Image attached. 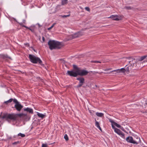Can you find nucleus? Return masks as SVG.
<instances>
[{
  "label": "nucleus",
  "instance_id": "obj_1",
  "mask_svg": "<svg viewBox=\"0 0 147 147\" xmlns=\"http://www.w3.org/2000/svg\"><path fill=\"white\" fill-rule=\"evenodd\" d=\"M18 114L6 113L3 115L2 118L3 119H5L8 122L10 121H16L18 120Z\"/></svg>",
  "mask_w": 147,
  "mask_h": 147
},
{
  "label": "nucleus",
  "instance_id": "obj_2",
  "mask_svg": "<svg viewBox=\"0 0 147 147\" xmlns=\"http://www.w3.org/2000/svg\"><path fill=\"white\" fill-rule=\"evenodd\" d=\"M48 44L49 46V49L51 50L56 49H59L63 46L61 42L54 40H49Z\"/></svg>",
  "mask_w": 147,
  "mask_h": 147
},
{
  "label": "nucleus",
  "instance_id": "obj_3",
  "mask_svg": "<svg viewBox=\"0 0 147 147\" xmlns=\"http://www.w3.org/2000/svg\"><path fill=\"white\" fill-rule=\"evenodd\" d=\"M29 58L31 62L33 63H38L42 66H44V64L42 63V61L40 58L36 57L34 55L30 54L29 55Z\"/></svg>",
  "mask_w": 147,
  "mask_h": 147
},
{
  "label": "nucleus",
  "instance_id": "obj_4",
  "mask_svg": "<svg viewBox=\"0 0 147 147\" xmlns=\"http://www.w3.org/2000/svg\"><path fill=\"white\" fill-rule=\"evenodd\" d=\"M126 141L128 142L133 144H138L141 143V141L139 138L138 141L134 140L133 138L131 136H128L126 139Z\"/></svg>",
  "mask_w": 147,
  "mask_h": 147
},
{
  "label": "nucleus",
  "instance_id": "obj_5",
  "mask_svg": "<svg viewBox=\"0 0 147 147\" xmlns=\"http://www.w3.org/2000/svg\"><path fill=\"white\" fill-rule=\"evenodd\" d=\"M14 103H15L14 107L18 111L20 112L23 108V106L15 98L14 99Z\"/></svg>",
  "mask_w": 147,
  "mask_h": 147
},
{
  "label": "nucleus",
  "instance_id": "obj_6",
  "mask_svg": "<svg viewBox=\"0 0 147 147\" xmlns=\"http://www.w3.org/2000/svg\"><path fill=\"white\" fill-rule=\"evenodd\" d=\"M77 72L78 76L79 75L81 76H86L88 73V71L84 69H82L81 68H80L79 70H78Z\"/></svg>",
  "mask_w": 147,
  "mask_h": 147
},
{
  "label": "nucleus",
  "instance_id": "obj_7",
  "mask_svg": "<svg viewBox=\"0 0 147 147\" xmlns=\"http://www.w3.org/2000/svg\"><path fill=\"white\" fill-rule=\"evenodd\" d=\"M76 80H79V82L78 85L77 86V88L81 87L84 83L85 79L84 78L82 77H79L77 78Z\"/></svg>",
  "mask_w": 147,
  "mask_h": 147
},
{
  "label": "nucleus",
  "instance_id": "obj_8",
  "mask_svg": "<svg viewBox=\"0 0 147 147\" xmlns=\"http://www.w3.org/2000/svg\"><path fill=\"white\" fill-rule=\"evenodd\" d=\"M66 74L74 77H76L78 76L77 71L68 70L67 71Z\"/></svg>",
  "mask_w": 147,
  "mask_h": 147
},
{
  "label": "nucleus",
  "instance_id": "obj_9",
  "mask_svg": "<svg viewBox=\"0 0 147 147\" xmlns=\"http://www.w3.org/2000/svg\"><path fill=\"white\" fill-rule=\"evenodd\" d=\"M112 128L114 129L115 131L123 138L125 137V134L119 129L115 127L114 125H112Z\"/></svg>",
  "mask_w": 147,
  "mask_h": 147
},
{
  "label": "nucleus",
  "instance_id": "obj_10",
  "mask_svg": "<svg viewBox=\"0 0 147 147\" xmlns=\"http://www.w3.org/2000/svg\"><path fill=\"white\" fill-rule=\"evenodd\" d=\"M134 61L132 60L129 61V63L132 69V70H136L137 69V63L136 62L134 59Z\"/></svg>",
  "mask_w": 147,
  "mask_h": 147
},
{
  "label": "nucleus",
  "instance_id": "obj_11",
  "mask_svg": "<svg viewBox=\"0 0 147 147\" xmlns=\"http://www.w3.org/2000/svg\"><path fill=\"white\" fill-rule=\"evenodd\" d=\"M134 61L132 60L129 61V63L132 69V70H136L137 69V63L136 62L134 59Z\"/></svg>",
  "mask_w": 147,
  "mask_h": 147
},
{
  "label": "nucleus",
  "instance_id": "obj_12",
  "mask_svg": "<svg viewBox=\"0 0 147 147\" xmlns=\"http://www.w3.org/2000/svg\"><path fill=\"white\" fill-rule=\"evenodd\" d=\"M83 35V33L81 32H78L74 34L71 36V37L69 40H71L72 39L76 38L79 37L80 36Z\"/></svg>",
  "mask_w": 147,
  "mask_h": 147
},
{
  "label": "nucleus",
  "instance_id": "obj_13",
  "mask_svg": "<svg viewBox=\"0 0 147 147\" xmlns=\"http://www.w3.org/2000/svg\"><path fill=\"white\" fill-rule=\"evenodd\" d=\"M109 18H112V20H115L119 21L121 20V18L117 15H112Z\"/></svg>",
  "mask_w": 147,
  "mask_h": 147
},
{
  "label": "nucleus",
  "instance_id": "obj_14",
  "mask_svg": "<svg viewBox=\"0 0 147 147\" xmlns=\"http://www.w3.org/2000/svg\"><path fill=\"white\" fill-rule=\"evenodd\" d=\"M109 121L112 124V125H115L118 128H120L121 127V126L117 123H116L114 122L113 120H110Z\"/></svg>",
  "mask_w": 147,
  "mask_h": 147
},
{
  "label": "nucleus",
  "instance_id": "obj_15",
  "mask_svg": "<svg viewBox=\"0 0 147 147\" xmlns=\"http://www.w3.org/2000/svg\"><path fill=\"white\" fill-rule=\"evenodd\" d=\"M24 111H26L27 112H29L30 113H33V109L30 108L28 107L27 108H24Z\"/></svg>",
  "mask_w": 147,
  "mask_h": 147
},
{
  "label": "nucleus",
  "instance_id": "obj_16",
  "mask_svg": "<svg viewBox=\"0 0 147 147\" xmlns=\"http://www.w3.org/2000/svg\"><path fill=\"white\" fill-rule=\"evenodd\" d=\"M18 117H20L24 116V117H25L26 119L27 118H28V119H29L30 118V117H29V116H28L26 114H24L23 113H19L18 114Z\"/></svg>",
  "mask_w": 147,
  "mask_h": 147
},
{
  "label": "nucleus",
  "instance_id": "obj_17",
  "mask_svg": "<svg viewBox=\"0 0 147 147\" xmlns=\"http://www.w3.org/2000/svg\"><path fill=\"white\" fill-rule=\"evenodd\" d=\"M95 125L101 131H102V129L100 127V124L97 121L96 119H95Z\"/></svg>",
  "mask_w": 147,
  "mask_h": 147
},
{
  "label": "nucleus",
  "instance_id": "obj_18",
  "mask_svg": "<svg viewBox=\"0 0 147 147\" xmlns=\"http://www.w3.org/2000/svg\"><path fill=\"white\" fill-rule=\"evenodd\" d=\"M96 115L100 117H102L104 116V114L101 113L96 112Z\"/></svg>",
  "mask_w": 147,
  "mask_h": 147
},
{
  "label": "nucleus",
  "instance_id": "obj_19",
  "mask_svg": "<svg viewBox=\"0 0 147 147\" xmlns=\"http://www.w3.org/2000/svg\"><path fill=\"white\" fill-rule=\"evenodd\" d=\"M14 99H13V98H10L9 100H8L7 101H5L4 102V103H5L6 104H7L8 103H10V102H12V101H13V102H14Z\"/></svg>",
  "mask_w": 147,
  "mask_h": 147
},
{
  "label": "nucleus",
  "instance_id": "obj_20",
  "mask_svg": "<svg viewBox=\"0 0 147 147\" xmlns=\"http://www.w3.org/2000/svg\"><path fill=\"white\" fill-rule=\"evenodd\" d=\"M37 115L38 117H40L42 118H44L45 117V115L42 114L40 113H39L37 112Z\"/></svg>",
  "mask_w": 147,
  "mask_h": 147
},
{
  "label": "nucleus",
  "instance_id": "obj_21",
  "mask_svg": "<svg viewBox=\"0 0 147 147\" xmlns=\"http://www.w3.org/2000/svg\"><path fill=\"white\" fill-rule=\"evenodd\" d=\"M119 73H124L126 71V70L124 68H122L121 69H118Z\"/></svg>",
  "mask_w": 147,
  "mask_h": 147
},
{
  "label": "nucleus",
  "instance_id": "obj_22",
  "mask_svg": "<svg viewBox=\"0 0 147 147\" xmlns=\"http://www.w3.org/2000/svg\"><path fill=\"white\" fill-rule=\"evenodd\" d=\"M125 70L127 72H129V71L130 70H132L130 65H129L128 67H127Z\"/></svg>",
  "mask_w": 147,
  "mask_h": 147
},
{
  "label": "nucleus",
  "instance_id": "obj_23",
  "mask_svg": "<svg viewBox=\"0 0 147 147\" xmlns=\"http://www.w3.org/2000/svg\"><path fill=\"white\" fill-rule=\"evenodd\" d=\"M145 58H146V55L142 56L140 58L139 60L141 61L144 60H145Z\"/></svg>",
  "mask_w": 147,
  "mask_h": 147
},
{
  "label": "nucleus",
  "instance_id": "obj_24",
  "mask_svg": "<svg viewBox=\"0 0 147 147\" xmlns=\"http://www.w3.org/2000/svg\"><path fill=\"white\" fill-rule=\"evenodd\" d=\"M73 68L75 69V71H77L78 70H79L80 68H79L77 67V66L75 65H73Z\"/></svg>",
  "mask_w": 147,
  "mask_h": 147
},
{
  "label": "nucleus",
  "instance_id": "obj_25",
  "mask_svg": "<svg viewBox=\"0 0 147 147\" xmlns=\"http://www.w3.org/2000/svg\"><path fill=\"white\" fill-rule=\"evenodd\" d=\"M124 8L127 10H131L133 9V7L130 6H125L124 7Z\"/></svg>",
  "mask_w": 147,
  "mask_h": 147
},
{
  "label": "nucleus",
  "instance_id": "obj_26",
  "mask_svg": "<svg viewBox=\"0 0 147 147\" xmlns=\"http://www.w3.org/2000/svg\"><path fill=\"white\" fill-rule=\"evenodd\" d=\"M68 0H63L62 1V4L64 5L67 3Z\"/></svg>",
  "mask_w": 147,
  "mask_h": 147
},
{
  "label": "nucleus",
  "instance_id": "obj_27",
  "mask_svg": "<svg viewBox=\"0 0 147 147\" xmlns=\"http://www.w3.org/2000/svg\"><path fill=\"white\" fill-rule=\"evenodd\" d=\"M18 136H20L21 137L23 138L25 136V135L24 134H22L21 133H19L18 135Z\"/></svg>",
  "mask_w": 147,
  "mask_h": 147
},
{
  "label": "nucleus",
  "instance_id": "obj_28",
  "mask_svg": "<svg viewBox=\"0 0 147 147\" xmlns=\"http://www.w3.org/2000/svg\"><path fill=\"white\" fill-rule=\"evenodd\" d=\"M20 141H17L16 142H15L12 143V144L13 145H16L18 144H20Z\"/></svg>",
  "mask_w": 147,
  "mask_h": 147
},
{
  "label": "nucleus",
  "instance_id": "obj_29",
  "mask_svg": "<svg viewBox=\"0 0 147 147\" xmlns=\"http://www.w3.org/2000/svg\"><path fill=\"white\" fill-rule=\"evenodd\" d=\"M64 138L67 141L69 140L68 137L66 134H65L64 136Z\"/></svg>",
  "mask_w": 147,
  "mask_h": 147
},
{
  "label": "nucleus",
  "instance_id": "obj_30",
  "mask_svg": "<svg viewBox=\"0 0 147 147\" xmlns=\"http://www.w3.org/2000/svg\"><path fill=\"white\" fill-rule=\"evenodd\" d=\"M91 62L92 63H101L100 61H91Z\"/></svg>",
  "mask_w": 147,
  "mask_h": 147
},
{
  "label": "nucleus",
  "instance_id": "obj_31",
  "mask_svg": "<svg viewBox=\"0 0 147 147\" xmlns=\"http://www.w3.org/2000/svg\"><path fill=\"white\" fill-rule=\"evenodd\" d=\"M70 16V14H69V15H64L61 16V17L63 18H66V17H69Z\"/></svg>",
  "mask_w": 147,
  "mask_h": 147
},
{
  "label": "nucleus",
  "instance_id": "obj_32",
  "mask_svg": "<svg viewBox=\"0 0 147 147\" xmlns=\"http://www.w3.org/2000/svg\"><path fill=\"white\" fill-rule=\"evenodd\" d=\"M55 24V23L53 24L51 27L48 28L47 29L48 30H51L52 28H53V27L54 26V25Z\"/></svg>",
  "mask_w": 147,
  "mask_h": 147
},
{
  "label": "nucleus",
  "instance_id": "obj_33",
  "mask_svg": "<svg viewBox=\"0 0 147 147\" xmlns=\"http://www.w3.org/2000/svg\"><path fill=\"white\" fill-rule=\"evenodd\" d=\"M111 72H115V74L116 73H119V70L118 69L115 70L113 71H112Z\"/></svg>",
  "mask_w": 147,
  "mask_h": 147
},
{
  "label": "nucleus",
  "instance_id": "obj_34",
  "mask_svg": "<svg viewBox=\"0 0 147 147\" xmlns=\"http://www.w3.org/2000/svg\"><path fill=\"white\" fill-rule=\"evenodd\" d=\"M85 9L87 10L88 11H90V9L89 7H86L85 8Z\"/></svg>",
  "mask_w": 147,
  "mask_h": 147
},
{
  "label": "nucleus",
  "instance_id": "obj_35",
  "mask_svg": "<svg viewBox=\"0 0 147 147\" xmlns=\"http://www.w3.org/2000/svg\"><path fill=\"white\" fill-rule=\"evenodd\" d=\"M47 146L46 144H42V147H47Z\"/></svg>",
  "mask_w": 147,
  "mask_h": 147
},
{
  "label": "nucleus",
  "instance_id": "obj_36",
  "mask_svg": "<svg viewBox=\"0 0 147 147\" xmlns=\"http://www.w3.org/2000/svg\"><path fill=\"white\" fill-rule=\"evenodd\" d=\"M24 45L25 46L27 47H29L30 45L28 43L24 44Z\"/></svg>",
  "mask_w": 147,
  "mask_h": 147
},
{
  "label": "nucleus",
  "instance_id": "obj_37",
  "mask_svg": "<svg viewBox=\"0 0 147 147\" xmlns=\"http://www.w3.org/2000/svg\"><path fill=\"white\" fill-rule=\"evenodd\" d=\"M121 130H122V131L125 132V131L124 129V128L122 127H121L120 128Z\"/></svg>",
  "mask_w": 147,
  "mask_h": 147
},
{
  "label": "nucleus",
  "instance_id": "obj_38",
  "mask_svg": "<svg viewBox=\"0 0 147 147\" xmlns=\"http://www.w3.org/2000/svg\"><path fill=\"white\" fill-rule=\"evenodd\" d=\"M42 40H43V42H44L45 41V38L43 36H42Z\"/></svg>",
  "mask_w": 147,
  "mask_h": 147
},
{
  "label": "nucleus",
  "instance_id": "obj_39",
  "mask_svg": "<svg viewBox=\"0 0 147 147\" xmlns=\"http://www.w3.org/2000/svg\"><path fill=\"white\" fill-rule=\"evenodd\" d=\"M126 58L127 59H132V57H127Z\"/></svg>",
  "mask_w": 147,
  "mask_h": 147
},
{
  "label": "nucleus",
  "instance_id": "obj_40",
  "mask_svg": "<svg viewBox=\"0 0 147 147\" xmlns=\"http://www.w3.org/2000/svg\"><path fill=\"white\" fill-rule=\"evenodd\" d=\"M144 62H147V56L146 55V58H145V60H144Z\"/></svg>",
  "mask_w": 147,
  "mask_h": 147
},
{
  "label": "nucleus",
  "instance_id": "obj_41",
  "mask_svg": "<svg viewBox=\"0 0 147 147\" xmlns=\"http://www.w3.org/2000/svg\"><path fill=\"white\" fill-rule=\"evenodd\" d=\"M23 27H25V28H26L28 29H29V28H28V27H27V26H25V25L24 26H23Z\"/></svg>",
  "mask_w": 147,
  "mask_h": 147
},
{
  "label": "nucleus",
  "instance_id": "obj_42",
  "mask_svg": "<svg viewBox=\"0 0 147 147\" xmlns=\"http://www.w3.org/2000/svg\"><path fill=\"white\" fill-rule=\"evenodd\" d=\"M20 24L21 26H22L23 27V26H24V25L23 24V23H20Z\"/></svg>",
  "mask_w": 147,
  "mask_h": 147
},
{
  "label": "nucleus",
  "instance_id": "obj_43",
  "mask_svg": "<svg viewBox=\"0 0 147 147\" xmlns=\"http://www.w3.org/2000/svg\"><path fill=\"white\" fill-rule=\"evenodd\" d=\"M29 29L31 31H32V30L30 28H29Z\"/></svg>",
  "mask_w": 147,
  "mask_h": 147
},
{
  "label": "nucleus",
  "instance_id": "obj_44",
  "mask_svg": "<svg viewBox=\"0 0 147 147\" xmlns=\"http://www.w3.org/2000/svg\"><path fill=\"white\" fill-rule=\"evenodd\" d=\"M25 20H23V22L24 23H25Z\"/></svg>",
  "mask_w": 147,
  "mask_h": 147
},
{
  "label": "nucleus",
  "instance_id": "obj_45",
  "mask_svg": "<svg viewBox=\"0 0 147 147\" xmlns=\"http://www.w3.org/2000/svg\"><path fill=\"white\" fill-rule=\"evenodd\" d=\"M33 49V50H34V51L36 52V50H35L34 49Z\"/></svg>",
  "mask_w": 147,
  "mask_h": 147
},
{
  "label": "nucleus",
  "instance_id": "obj_46",
  "mask_svg": "<svg viewBox=\"0 0 147 147\" xmlns=\"http://www.w3.org/2000/svg\"><path fill=\"white\" fill-rule=\"evenodd\" d=\"M111 69V68H109V69L108 70H110Z\"/></svg>",
  "mask_w": 147,
  "mask_h": 147
},
{
  "label": "nucleus",
  "instance_id": "obj_47",
  "mask_svg": "<svg viewBox=\"0 0 147 147\" xmlns=\"http://www.w3.org/2000/svg\"><path fill=\"white\" fill-rule=\"evenodd\" d=\"M145 104H146V105H147V103H146V102L145 103Z\"/></svg>",
  "mask_w": 147,
  "mask_h": 147
},
{
  "label": "nucleus",
  "instance_id": "obj_48",
  "mask_svg": "<svg viewBox=\"0 0 147 147\" xmlns=\"http://www.w3.org/2000/svg\"><path fill=\"white\" fill-rule=\"evenodd\" d=\"M31 47L33 48V47Z\"/></svg>",
  "mask_w": 147,
  "mask_h": 147
},
{
  "label": "nucleus",
  "instance_id": "obj_49",
  "mask_svg": "<svg viewBox=\"0 0 147 147\" xmlns=\"http://www.w3.org/2000/svg\"><path fill=\"white\" fill-rule=\"evenodd\" d=\"M22 1V0H21Z\"/></svg>",
  "mask_w": 147,
  "mask_h": 147
}]
</instances>
